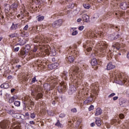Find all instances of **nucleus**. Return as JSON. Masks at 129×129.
Returning <instances> with one entry per match:
<instances>
[{"label":"nucleus","mask_w":129,"mask_h":129,"mask_svg":"<svg viewBox=\"0 0 129 129\" xmlns=\"http://www.w3.org/2000/svg\"><path fill=\"white\" fill-rule=\"evenodd\" d=\"M15 90H16V89H14V88L11 89V93H13L15 91Z\"/></svg>","instance_id":"63"},{"label":"nucleus","mask_w":129,"mask_h":129,"mask_svg":"<svg viewBox=\"0 0 129 129\" xmlns=\"http://www.w3.org/2000/svg\"><path fill=\"white\" fill-rule=\"evenodd\" d=\"M122 128L123 129H129V123L124 125Z\"/></svg>","instance_id":"41"},{"label":"nucleus","mask_w":129,"mask_h":129,"mask_svg":"<svg viewBox=\"0 0 129 129\" xmlns=\"http://www.w3.org/2000/svg\"><path fill=\"white\" fill-rule=\"evenodd\" d=\"M21 49V55L22 56H26V55H29L31 57H34L35 56V54H36V52H37V49Z\"/></svg>","instance_id":"4"},{"label":"nucleus","mask_w":129,"mask_h":129,"mask_svg":"<svg viewBox=\"0 0 129 129\" xmlns=\"http://www.w3.org/2000/svg\"><path fill=\"white\" fill-rule=\"evenodd\" d=\"M37 76H35L33 78L31 79V83H37V84H40V85H42V81L37 80Z\"/></svg>","instance_id":"17"},{"label":"nucleus","mask_w":129,"mask_h":129,"mask_svg":"<svg viewBox=\"0 0 129 129\" xmlns=\"http://www.w3.org/2000/svg\"><path fill=\"white\" fill-rule=\"evenodd\" d=\"M59 117H61V118L63 117H65V114L64 113H61L59 114Z\"/></svg>","instance_id":"56"},{"label":"nucleus","mask_w":129,"mask_h":129,"mask_svg":"<svg viewBox=\"0 0 129 129\" xmlns=\"http://www.w3.org/2000/svg\"><path fill=\"white\" fill-rule=\"evenodd\" d=\"M114 68H115V66L113 64L112 62H109L107 65V70H111Z\"/></svg>","instance_id":"19"},{"label":"nucleus","mask_w":129,"mask_h":129,"mask_svg":"<svg viewBox=\"0 0 129 129\" xmlns=\"http://www.w3.org/2000/svg\"><path fill=\"white\" fill-rule=\"evenodd\" d=\"M85 53H86V54L87 55H90V52L91 51V49H86L84 50Z\"/></svg>","instance_id":"37"},{"label":"nucleus","mask_w":129,"mask_h":129,"mask_svg":"<svg viewBox=\"0 0 129 129\" xmlns=\"http://www.w3.org/2000/svg\"><path fill=\"white\" fill-rule=\"evenodd\" d=\"M103 118H104L105 119H108V116L105 115L103 117Z\"/></svg>","instance_id":"60"},{"label":"nucleus","mask_w":129,"mask_h":129,"mask_svg":"<svg viewBox=\"0 0 129 129\" xmlns=\"http://www.w3.org/2000/svg\"><path fill=\"white\" fill-rule=\"evenodd\" d=\"M62 23L63 22L62 21V20L59 19V20L54 21L52 23V26L53 28H54V29H57V28H59V27H60V26L62 25Z\"/></svg>","instance_id":"11"},{"label":"nucleus","mask_w":129,"mask_h":129,"mask_svg":"<svg viewBox=\"0 0 129 129\" xmlns=\"http://www.w3.org/2000/svg\"><path fill=\"white\" fill-rule=\"evenodd\" d=\"M1 88H4L5 89H7L10 87V85H9V83H5L3 84H2L1 85Z\"/></svg>","instance_id":"28"},{"label":"nucleus","mask_w":129,"mask_h":129,"mask_svg":"<svg viewBox=\"0 0 129 129\" xmlns=\"http://www.w3.org/2000/svg\"><path fill=\"white\" fill-rule=\"evenodd\" d=\"M68 76V72L64 71L61 75V78L62 79H64L65 81L67 80L68 78H67Z\"/></svg>","instance_id":"25"},{"label":"nucleus","mask_w":129,"mask_h":129,"mask_svg":"<svg viewBox=\"0 0 129 129\" xmlns=\"http://www.w3.org/2000/svg\"><path fill=\"white\" fill-rule=\"evenodd\" d=\"M39 42H40V38H38V37H36L35 39H34V43H38Z\"/></svg>","instance_id":"46"},{"label":"nucleus","mask_w":129,"mask_h":129,"mask_svg":"<svg viewBox=\"0 0 129 129\" xmlns=\"http://www.w3.org/2000/svg\"><path fill=\"white\" fill-rule=\"evenodd\" d=\"M84 8H85V9H86V10H89V9H90V6H89V4H84Z\"/></svg>","instance_id":"40"},{"label":"nucleus","mask_w":129,"mask_h":129,"mask_svg":"<svg viewBox=\"0 0 129 129\" xmlns=\"http://www.w3.org/2000/svg\"><path fill=\"white\" fill-rule=\"evenodd\" d=\"M79 75H80L79 67L76 65L73 66L70 69V73H69L71 81L73 83L77 85H81L82 80L80 78Z\"/></svg>","instance_id":"1"},{"label":"nucleus","mask_w":129,"mask_h":129,"mask_svg":"<svg viewBox=\"0 0 129 129\" xmlns=\"http://www.w3.org/2000/svg\"><path fill=\"white\" fill-rule=\"evenodd\" d=\"M117 99H118V97L117 96H115L113 98V100L114 101L117 100Z\"/></svg>","instance_id":"58"},{"label":"nucleus","mask_w":129,"mask_h":129,"mask_svg":"<svg viewBox=\"0 0 129 129\" xmlns=\"http://www.w3.org/2000/svg\"><path fill=\"white\" fill-rule=\"evenodd\" d=\"M34 105H35V103L34 102H30L28 106H26V107L29 109V110H32L33 107H34Z\"/></svg>","instance_id":"22"},{"label":"nucleus","mask_w":129,"mask_h":129,"mask_svg":"<svg viewBox=\"0 0 129 129\" xmlns=\"http://www.w3.org/2000/svg\"><path fill=\"white\" fill-rule=\"evenodd\" d=\"M14 129H21V126L17 125L14 127Z\"/></svg>","instance_id":"54"},{"label":"nucleus","mask_w":129,"mask_h":129,"mask_svg":"<svg viewBox=\"0 0 129 129\" xmlns=\"http://www.w3.org/2000/svg\"><path fill=\"white\" fill-rule=\"evenodd\" d=\"M11 62H12V63H13V64H16L17 63H19V58L17 57L13 58L11 60Z\"/></svg>","instance_id":"30"},{"label":"nucleus","mask_w":129,"mask_h":129,"mask_svg":"<svg viewBox=\"0 0 129 129\" xmlns=\"http://www.w3.org/2000/svg\"><path fill=\"white\" fill-rule=\"evenodd\" d=\"M120 122H121L120 119H118V120L113 119L111 120V124L114 125V126H116V127H119Z\"/></svg>","instance_id":"12"},{"label":"nucleus","mask_w":129,"mask_h":129,"mask_svg":"<svg viewBox=\"0 0 129 129\" xmlns=\"http://www.w3.org/2000/svg\"><path fill=\"white\" fill-rule=\"evenodd\" d=\"M29 28V25H26L24 28H23L24 31H27L28 29Z\"/></svg>","instance_id":"50"},{"label":"nucleus","mask_w":129,"mask_h":129,"mask_svg":"<svg viewBox=\"0 0 129 129\" xmlns=\"http://www.w3.org/2000/svg\"><path fill=\"white\" fill-rule=\"evenodd\" d=\"M122 75H123L122 73H117L114 72L112 73L110 76L111 78H112V79L115 81L116 83H117L120 85H123V84H125V85L127 86V85H129L128 80L125 78H123Z\"/></svg>","instance_id":"2"},{"label":"nucleus","mask_w":129,"mask_h":129,"mask_svg":"<svg viewBox=\"0 0 129 129\" xmlns=\"http://www.w3.org/2000/svg\"><path fill=\"white\" fill-rule=\"evenodd\" d=\"M57 81H54L53 85H51V86L48 84H45L43 85V87L46 91V92H49L50 90H53L54 88H56V85H57Z\"/></svg>","instance_id":"5"},{"label":"nucleus","mask_w":129,"mask_h":129,"mask_svg":"<svg viewBox=\"0 0 129 129\" xmlns=\"http://www.w3.org/2000/svg\"><path fill=\"white\" fill-rule=\"evenodd\" d=\"M41 91V87L39 86H32L31 88V94L32 95H36L38 92Z\"/></svg>","instance_id":"7"},{"label":"nucleus","mask_w":129,"mask_h":129,"mask_svg":"<svg viewBox=\"0 0 129 129\" xmlns=\"http://www.w3.org/2000/svg\"><path fill=\"white\" fill-rule=\"evenodd\" d=\"M19 28H20V24H15L14 23H13L11 27H10V30L11 31H16V30H18Z\"/></svg>","instance_id":"16"},{"label":"nucleus","mask_w":129,"mask_h":129,"mask_svg":"<svg viewBox=\"0 0 129 129\" xmlns=\"http://www.w3.org/2000/svg\"><path fill=\"white\" fill-rule=\"evenodd\" d=\"M98 63L97 62V59L96 58H93L91 61V64L92 66H96Z\"/></svg>","instance_id":"26"},{"label":"nucleus","mask_w":129,"mask_h":129,"mask_svg":"<svg viewBox=\"0 0 129 129\" xmlns=\"http://www.w3.org/2000/svg\"><path fill=\"white\" fill-rule=\"evenodd\" d=\"M81 21H82V19H81V18H79L77 19V22H78V23H80Z\"/></svg>","instance_id":"61"},{"label":"nucleus","mask_w":129,"mask_h":129,"mask_svg":"<svg viewBox=\"0 0 129 129\" xmlns=\"http://www.w3.org/2000/svg\"><path fill=\"white\" fill-rule=\"evenodd\" d=\"M82 19L84 22H86V23H88L89 21V16L87 14H84L82 15Z\"/></svg>","instance_id":"23"},{"label":"nucleus","mask_w":129,"mask_h":129,"mask_svg":"<svg viewBox=\"0 0 129 129\" xmlns=\"http://www.w3.org/2000/svg\"><path fill=\"white\" fill-rule=\"evenodd\" d=\"M114 95H115V93H112L110 94L108 96V98H110V97H113V96H114Z\"/></svg>","instance_id":"49"},{"label":"nucleus","mask_w":129,"mask_h":129,"mask_svg":"<svg viewBox=\"0 0 129 129\" xmlns=\"http://www.w3.org/2000/svg\"><path fill=\"white\" fill-rule=\"evenodd\" d=\"M29 123H30V124H35V122H34V121H30L29 122Z\"/></svg>","instance_id":"64"},{"label":"nucleus","mask_w":129,"mask_h":129,"mask_svg":"<svg viewBox=\"0 0 129 129\" xmlns=\"http://www.w3.org/2000/svg\"><path fill=\"white\" fill-rule=\"evenodd\" d=\"M27 129H35V128H34V127L31 125H28L27 126Z\"/></svg>","instance_id":"53"},{"label":"nucleus","mask_w":129,"mask_h":129,"mask_svg":"<svg viewBox=\"0 0 129 129\" xmlns=\"http://www.w3.org/2000/svg\"><path fill=\"white\" fill-rule=\"evenodd\" d=\"M3 73H4V69L3 67H0V75H3Z\"/></svg>","instance_id":"47"},{"label":"nucleus","mask_w":129,"mask_h":129,"mask_svg":"<svg viewBox=\"0 0 129 129\" xmlns=\"http://www.w3.org/2000/svg\"><path fill=\"white\" fill-rule=\"evenodd\" d=\"M100 51H101V53H100L101 55H105V54H106V49H101Z\"/></svg>","instance_id":"39"},{"label":"nucleus","mask_w":129,"mask_h":129,"mask_svg":"<svg viewBox=\"0 0 129 129\" xmlns=\"http://www.w3.org/2000/svg\"><path fill=\"white\" fill-rule=\"evenodd\" d=\"M21 67H22V66H21L20 64L19 65H17L16 66V68L17 70H19V69H20Z\"/></svg>","instance_id":"55"},{"label":"nucleus","mask_w":129,"mask_h":129,"mask_svg":"<svg viewBox=\"0 0 129 129\" xmlns=\"http://www.w3.org/2000/svg\"><path fill=\"white\" fill-rule=\"evenodd\" d=\"M14 104L15 105V106L19 107V106H20L21 105V102L20 101H15Z\"/></svg>","instance_id":"35"},{"label":"nucleus","mask_w":129,"mask_h":129,"mask_svg":"<svg viewBox=\"0 0 129 129\" xmlns=\"http://www.w3.org/2000/svg\"><path fill=\"white\" fill-rule=\"evenodd\" d=\"M13 52H18L19 51V49H13Z\"/></svg>","instance_id":"62"},{"label":"nucleus","mask_w":129,"mask_h":129,"mask_svg":"<svg viewBox=\"0 0 129 129\" xmlns=\"http://www.w3.org/2000/svg\"><path fill=\"white\" fill-rule=\"evenodd\" d=\"M23 80L24 81H28L29 80V79L27 77H23Z\"/></svg>","instance_id":"57"},{"label":"nucleus","mask_w":129,"mask_h":129,"mask_svg":"<svg viewBox=\"0 0 129 129\" xmlns=\"http://www.w3.org/2000/svg\"><path fill=\"white\" fill-rule=\"evenodd\" d=\"M92 101H93V98H92V97H88L86 98V100L84 101V104L85 105L91 104L92 103Z\"/></svg>","instance_id":"14"},{"label":"nucleus","mask_w":129,"mask_h":129,"mask_svg":"<svg viewBox=\"0 0 129 129\" xmlns=\"http://www.w3.org/2000/svg\"><path fill=\"white\" fill-rule=\"evenodd\" d=\"M12 97L13 98L14 100H16V99H18V96H17L16 95H14Z\"/></svg>","instance_id":"59"},{"label":"nucleus","mask_w":129,"mask_h":129,"mask_svg":"<svg viewBox=\"0 0 129 129\" xmlns=\"http://www.w3.org/2000/svg\"><path fill=\"white\" fill-rule=\"evenodd\" d=\"M94 109V106L93 105H91L89 107V111H91V110H93Z\"/></svg>","instance_id":"42"},{"label":"nucleus","mask_w":129,"mask_h":129,"mask_svg":"<svg viewBox=\"0 0 129 129\" xmlns=\"http://www.w3.org/2000/svg\"><path fill=\"white\" fill-rule=\"evenodd\" d=\"M18 7H19V4H18L17 3H14L12 5H11L10 9L13 11H17Z\"/></svg>","instance_id":"20"},{"label":"nucleus","mask_w":129,"mask_h":129,"mask_svg":"<svg viewBox=\"0 0 129 129\" xmlns=\"http://www.w3.org/2000/svg\"><path fill=\"white\" fill-rule=\"evenodd\" d=\"M6 112L9 114H13V113H15V111L13 109L6 110Z\"/></svg>","instance_id":"36"},{"label":"nucleus","mask_w":129,"mask_h":129,"mask_svg":"<svg viewBox=\"0 0 129 129\" xmlns=\"http://www.w3.org/2000/svg\"><path fill=\"white\" fill-rule=\"evenodd\" d=\"M57 90L59 93H62L67 90V87L64 83L61 82L58 86Z\"/></svg>","instance_id":"6"},{"label":"nucleus","mask_w":129,"mask_h":129,"mask_svg":"<svg viewBox=\"0 0 129 129\" xmlns=\"http://www.w3.org/2000/svg\"><path fill=\"white\" fill-rule=\"evenodd\" d=\"M55 125H56V126H58V127H62V126H63V125L61 124L59 120H57V121L55 123Z\"/></svg>","instance_id":"33"},{"label":"nucleus","mask_w":129,"mask_h":129,"mask_svg":"<svg viewBox=\"0 0 129 129\" xmlns=\"http://www.w3.org/2000/svg\"><path fill=\"white\" fill-rule=\"evenodd\" d=\"M37 65L38 67V69H39V70H45V69H46V66H47V64L43 62V61L41 60H37Z\"/></svg>","instance_id":"9"},{"label":"nucleus","mask_w":129,"mask_h":129,"mask_svg":"<svg viewBox=\"0 0 129 129\" xmlns=\"http://www.w3.org/2000/svg\"><path fill=\"white\" fill-rule=\"evenodd\" d=\"M77 34H78V31H77V30H76L72 33V35L76 36V35H77Z\"/></svg>","instance_id":"48"},{"label":"nucleus","mask_w":129,"mask_h":129,"mask_svg":"<svg viewBox=\"0 0 129 129\" xmlns=\"http://www.w3.org/2000/svg\"><path fill=\"white\" fill-rule=\"evenodd\" d=\"M127 7H128V5L125 2L122 3L120 4V8L122 10H126Z\"/></svg>","instance_id":"21"},{"label":"nucleus","mask_w":129,"mask_h":129,"mask_svg":"<svg viewBox=\"0 0 129 129\" xmlns=\"http://www.w3.org/2000/svg\"><path fill=\"white\" fill-rule=\"evenodd\" d=\"M119 103L120 105H123V106H125V104H126V102H125V101L124 100H120Z\"/></svg>","instance_id":"32"},{"label":"nucleus","mask_w":129,"mask_h":129,"mask_svg":"<svg viewBox=\"0 0 129 129\" xmlns=\"http://www.w3.org/2000/svg\"><path fill=\"white\" fill-rule=\"evenodd\" d=\"M14 101H15V100H14L13 97L9 98V103H13V102H14Z\"/></svg>","instance_id":"44"},{"label":"nucleus","mask_w":129,"mask_h":129,"mask_svg":"<svg viewBox=\"0 0 129 129\" xmlns=\"http://www.w3.org/2000/svg\"><path fill=\"white\" fill-rule=\"evenodd\" d=\"M114 49L115 48L116 49H120V44L119 43H115L113 45Z\"/></svg>","instance_id":"34"},{"label":"nucleus","mask_w":129,"mask_h":129,"mask_svg":"<svg viewBox=\"0 0 129 129\" xmlns=\"http://www.w3.org/2000/svg\"><path fill=\"white\" fill-rule=\"evenodd\" d=\"M119 117L120 119H122L124 118V115H123L122 113L119 114Z\"/></svg>","instance_id":"45"},{"label":"nucleus","mask_w":129,"mask_h":129,"mask_svg":"<svg viewBox=\"0 0 129 129\" xmlns=\"http://www.w3.org/2000/svg\"><path fill=\"white\" fill-rule=\"evenodd\" d=\"M17 35H18V34H17L16 33H14L9 35V37H10V38H15V37H17Z\"/></svg>","instance_id":"38"},{"label":"nucleus","mask_w":129,"mask_h":129,"mask_svg":"<svg viewBox=\"0 0 129 129\" xmlns=\"http://www.w3.org/2000/svg\"><path fill=\"white\" fill-rule=\"evenodd\" d=\"M44 53L47 56H49V55H50V56H55L56 55V50L55 49H44Z\"/></svg>","instance_id":"10"},{"label":"nucleus","mask_w":129,"mask_h":129,"mask_svg":"<svg viewBox=\"0 0 129 129\" xmlns=\"http://www.w3.org/2000/svg\"><path fill=\"white\" fill-rule=\"evenodd\" d=\"M95 123L98 126H100L101 125V120L99 117H95Z\"/></svg>","instance_id":"24"},{"label":"nucleus","mask_w":129,"mask_h":129,"mask_svg":"<svg viewBox=\"0 0 129 129\" xmlns=\"http://www.w3.org/2000/svg\"><path fill=\"white\" fill-rule=\"evenodd\" d=\"M36 18L37 19V21L38 22H41L44 20V16L38 15L36 17Z\"/></svg>","instance_id":"31"},{"label":"nucleus","mask_w":129,"mask_h":129,"mask_svg":"<svg viewBox=\"0 0 129 129\" xmlns=\"http://www.w3.org/2000/svg\"><path fill=\"white\" fill-rule=\"evenodd\" d=\"M0 127L2 129H9L10 121L8 120H4L0 122Z\"/></svg>","instance_id":"8"},{"label":"nucleus","mask_w":129,"mask_h":129,"mask_svg":"<svg viewBox=\"0 0 129 129\" xmlns=\"http://www.w3.org/2000/svg\"><path fill=\"white\" fill-rule=\"evenodd\" d=\"M41 98H43V94L42 93H39L36 95V100H39V99H41Z\"/></svg>","instance_id":"29"},{"label":"nucleus","mask_w":129,"mask_h":129,"mask_svg":"<svg viewBox=\"0 0 129 129\" xmlns=\"http://www.w3.org/2000/svg\"><path fill=\"white\" fill-rule=\"evenodd\" d=\"M4 6L5 9V13H9L10 12V10H11V7H10V5L8 4H5Z\"/></svg>","instance_id":"27"},{"label":"nucleus","mask_w":129,"mask_h":129,"mask_svg":"<svg viewBox=\"0 0 129 129\" xmlns=\"http://www.w3.org/2000/svg\"><path fill=\"white\" fill-rule=\"evenodd\" d=\"M102 113V109L99 107L96 109L95 115V116H98V115H101Z\"/></svg>","instance_id":"18"},{"label":"nucleus","mask_w":129,"mask_h":129,"mask_svg":"<svg viewBox=\"0 0 129 129\" xmlns=\"http://www.w3.org/2000/svg\"><path fill=\"white\" fill-rule=\"evenodd\" d=\"M71 111L72 112H74V113H76L77 112V109H76V108H73L71 109Z\"/></svg>","instance_id":"52"},{"label":"nucleus","mask_w":129,"mask_h":129,"mask_svg":"<svg viewBox=\"0 0 129 129\" xmlns=\"http://www.w3.org/2000/svg\"><path fill=\"white\" fill-rule=\"evenodd\" d=\"M67 53L69 54L70 55L69 56H67V60L70 63H73L74 61V56L77 57V56H79V52L74 49H68Z\"/></svg>","instance_id":"3"},{"label":"nucleus","mask_w":129,"mask_h":129,"mask_svg":"<svg viewBox=\"0 0 129 129\" xmlns=\"http://www.w3.org/2000/svg\"><path fill=\"white\" fill-rule=\"evenodd\" d=\"M84 29V26H80L79 27V31H83Z\"/></svg>","instance_id":"51"},{"label":"nucleus","mask_w":129,"mask_h":129,"mask_svg":"<svg viewBox=\"0 0 129 129\" xmlns=\"http://www.w3.org/2000/svg\"><path fill=\"white\" fill-rule=\"evenodd\" d=\"M90 88L91 90H92L93 92L95 93V95H98V94L97 93V85L95 84H92L90 86Z\"/></svg>","instance_id":"13"},{"label":"nucleus","mask_w":129,"mask_h":129,"mask_svg":"<svg viewBox=\"0 0 129 129\" xmlns=\"http://www.w3.org/2000/svg\"><path fill=\"white\" fill-rule=\"evenodd\" d=\"M58 66H59V63L57 62H54L53 63L49 64L47 65V67L48 69L50 70H52V69H56V68H57Z\"/></svg>","instance_id":"15"},{"label":"nucleus","mask_w":129,"mask_h":129,"mask_svg":"<svg viewBox=\"0 0 129 129\" xmlns=\"http://www.w3.org/2000/svg\"><path fill=\"white\" fill-rule=\"evenodd\" d=\"M30 117L31 118H35L36 117V114L35 113H31L30 114Z\"/></svg>","instance_id":"43"}]
</instances>
